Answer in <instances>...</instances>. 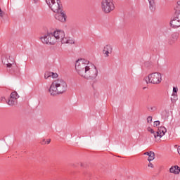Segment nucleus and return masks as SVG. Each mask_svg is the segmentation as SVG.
<instances>
[{
  "mask_svg": "<svg viewBox=\"0 0 180 180\" xmlns=\"http://www.w3.org/2000/svg\"><path fill=\"white\" fill-rule=\"evenodd\" d=\"M45 79H47L49 78H51V72H46L44 75Z\"/></svg>",
  "mask_w": 180,
  "mask_h": 180,
  "instance_id": "nucleus-23",
  "label": "nucleus"
},
{
  "mask_svg": "<svg viewBox=\"0 0 180 180\" xmlns=\"http://www.w3.org/2000/svg\"><path fill=\"white\" fill-rule=\"evenodd\" d=\"M160 121L159 120H158V121H155L154 122V124H153V126H154V127H157V126H160Z\"/></svg>",
  "mask_w": 180,
  "mask_h": 180,
  "instance_id": "nucleus-27",
  "label": "nucleus"
},
{
  "mask_svg": "<svg viewBox=\"0 0 180 180\" xmlns=\"http://www.w3.org/2000/svg\"><path fill=\"white\" fill-rule=\"evenodd\" d=\"M66 91L67 83L61 79L53 81L49 89V92L52 96L60 95V94H64Z\"/></svg>",
  "mask_w": 180,
  "mask_h": 180,
  "instance_id": "nucleus-2",
  "label": "nucleus"
},
{
  "mask_svg": "<svg viewBox=\"0 0 180 180\" xmlns=\"http://www.w3.org/2000/svg\"><path fill=\"white\" fill-rule=\"evenodd\" d=\"M51 142V139H48V140L46 141V143H47V144H50Z\"/></svg>",
  "mask_w": 180,
  "mask_h": 180,
  "instance_id": "nucleus-33",
  "label": "nucleus"
},
{
  "mask_svg": "<svg viewBox=\"0 0 180 180\" xmlns=\"http://www.w3.org/2000/svg\"><path fill=\"white\" fill-rule=\"evenodd\" d=\"M178 92V87H173V93H172V96H174V98L173 99L171 98L172 102H176V94Z\"/></svg>",
  "mask_w": 180,
  "mask_h": 180,
  "instance_id": "nucleus-17",
  "label": "nucleus"
},
{
  "mask_svg": "<svg viewBox=\"0 0 180 180\" xmlns=\"http://www.w3.org/2000/svg\"><path fill=\"white\" fill-rule=\"evenodd\" d=\"M179 11H180V8H179Z\"/></svg>",
  "mask_w": 180,
  "mask_h": 180,
  "instance_id": "nucleus-39",
  "label": "nucleus"
},
{
  "mask_svg": "<svg viewBox=\"0 0 180 180\" xmlns=\"http://www.w3.org/2000/svg\"><path fill=\"white\" fill-rule=\"evenodd\" d=\"M110 51H106L104 54H105V57H109Z\"/></svg>",
  "mask_w": 180,
  "mask_h": 180,
  "instance_id": "nucleus-30",
  "label": "nucleus"
},
{
  "mask_svg": "<svg viewBox=\"0 0 180 180\" xmlns=\"http://www.w3.org/2000/svg\"><path fill=\"white\" fill-rule=\"evenodd\" d=\"M148 64H150V62H146V63H145V65H148Z\"/></svg>",
  "mask_w": 180,
  "mask_h": 180,
  "instance_id": "nucleus-38",
  "label": "nucleus"
},
{
  "mask_svg": "<svg viewBox=\"0 0 180 180\" xmlns=\"http://www.w3.org/2000/svg\"><path fill=\"white\" fill-rule=\"evenodd\" d=\"M34 1V4H37V2H39V0H33Z\"/></svg>",
  "mask_w": 180,
  "mask_h": 180,
  "instance_id": "nucleus-35",
  "label": "nucleus"
},
{
  "mask_svg": "<svg viewBox=\"0 0 180 180\" xmlns=\"http://www.w3.org/2000/svg\"><path fill=\"white\" fill-rule=\"evenodd\" d=\"M102 11L104 13H110L115 9L113 0H103L101 2Z\"/></svg>",
  "mask_w": 180,
  "mask_h": 180,
  "instance_id": "nucleus-4",
  "label": "nucleus"
},
{
  "mask_svg": "<svg viewBox=\"0 0 180 180\" xmlns=\"http://www.w3.org/2000/svg\"><path fill=\"white\" fill-rule=\"evenodd\" d=\"M146 82H147V84L148 83V82H147V80H146Z\"/></svg>",
  "mask_w": 180,
  "mask_h": 180,
  "instance_id": "nucleus-40",
  "label": "nucleus"
},
{
  "mask_svg": "<svg viewBox=\"0 0 180 180\" xmlns=\"http://www.w3.org/2000/svg\"><path fill=\"white\" fill-rule=\"evenodd\" d=\"M56 19L60 22H65L67 20V15L63 12V10L58 12V14L55 15Z\"/></svg>",
  "mask_w": 180,
  "mask_h": 180,
  "instance_id": "nucleus-9",
  "label": "nucleus"
},
{
  "mask_svg": "<svg viewBox=\"0 0 180 180\" xmlns=\"http://www.w3.org/2000/svg\"><path fill=\"white\" fill-rule=\"evenodd\" d=\"M149 2V8L151 12L155 11V0H148Z\"/></svg>",
  "mask_w": 180,
  "mask_h": 180,
  "instance_id": "nucleus-16",
  "label": "nucleus"
},
{
  "mask_svg": "<svg viewBox=\"0 0 180 180\" xmlns=\"http://www.w3.org/2000/svg\"><path fill=\"white\" fill-rule=\"evenodd\" d=\"M103 54H105V53H106V49H105V48L103 50Z\"/></svg>",
  "mask_w": 180,
  "mask_h": 180,
  "instance_id": "nucleus-36",
  "label": "nucleus"
},
{
  "mask_svg": "<svg viewBox=\"0 0 180 180\" xmlns=\"http://www.w3.org/2000/svg\"><path fill=\"white\" fill-rule=\"evenodd\" d=\"M179 37V34H178L177 32H174L168 41V44H169L170 46H172V44H174L175 43V41L176 40H178V37Z\"/></svg>",
  "mask_w": 180,
  "mask_h": 180,
  "instance_id": "nucleus-12",
  "label": "nucleus"
},
{
  "mask_svg": "<svg viewBox=\"0 0 180 180\" xmlns=\"http://www.w3.org/2000/svg\"><path fill=\"white\" fill-rule=\"evenodd\" d=\"M144 155H148V161H149V162H151V161H153L154 158H155V153H154V152L153 151L146 152Z\"/></svg>",
  "mask_w": 180,
  "mask_h": 180,
  "instance_id": "nucleus-14",
  "label": "nucleus"
},
{
  "mask_svg": "<svg viewBox=\"0 0 180 180\" xmlns=\"http://www.w3.org/2000/svg\"><path fill=\"white\" fill-rule=\"evenodd\" d=\"M104 49L105 50H106V51H110V53H112V51H113V48L109 44L105 46Z\"/></svg>",
  "mask_w": 180,
  "mask_h": 180,
  "instance_id": "nucleus-21",
  "label": "nucleus"
},
{
  "mask_svg": "<svg viewBox=\"0 0 180 180\" xmlns=\"http://www.w3.org/2000/svg\"><path fill=\"white\" fill-rule=\"evenodd\" d=\"M65 34H64V31L57 30L52 32V34L48 37L50 38L49 43L51 44H56L57 43V40H60L61 38L64 37Z\"/></svg>",
  "mask_w": 180,
  "mask_h": 180,
  "instance_id": "nucleus-5",
  "label": "nucleus"
},
{
  "mask_svg": "<svg viewBox=\"0 0 180 180\" xmlns=\"http://www.w3.org/2000/svg\"><path fill=\"white\" fill-rule=\"evenodd\" d=\"M148 167H150V168H154V165H153V163H151V162H149Z\"/></svg>",
  "mask_w": 180,
  "mask_h": 180,
  "instance_id": "nucleus-29",
  "label": "nucleus"
},
{
  "mask_svg": "<svg viewBox=\"0 0 180 180\" xmlns=\"http://www.w3.org/2000/svg\"><path fill=\"white\" fill-rule=\"evenodd\" d=\"M170 26L174 29H176L180 27V20L176 18L174 16L170 21Z\"/></svg>",
  "mask_w": 180,
  "mask_h": 180,
  "instance_id": "nucleus-11",
  "label": "nucleus"
},
{
  "mask_svg": "<svg viewBox=\"0 0 180 180\" xmlns=\"http://www.w3.org/2000/svg\"><path fill=\"white\" fill-rule=\"evenodd\" d=\"M51 77L52 78H57V77H58V75L57 73H54L53 72H51Z\"/></svg>",
  "mask_w": 180,
  "mask_h": 180,
  "instance_id": "nucleus-26",
  "label": "nucleus"
},
{
  "mask_svg": "<svg viewBox=\"0 0 180 180\" xmlns=\"http://www.w3.org/2000/svg\"><path fill=\"white\" fill-rule=\"evenodd\" d=\"M147 109L149 112H155V110H157V107H147Z\"/></svg>",
  "mask_w": 180,
  "mask_h": 180,
  "instance_id": "nucleus-24",
  "label": "nucleus"
},
{
  "mask_svg": "<svg viewBox=\"0 0 180 180\" xmlns=\"http://www.w3.org/2000/svg\"><path fill=\"white\" fill-rule=\"evenodd\" d=\"M7 103L8 105H9L10 106H13V105H15V102H16V100H15L14 98H12L10 96V98L7 100Z\"/></svg>",
  "mask_w": 180,
  "mask_h": 180,
  "instance_id": "nucleus-19",
  "label": "nucleus"
},
{
  "mask_svg": "<svg viewBox=\"0 0 180 180\" xmlns=\"http://www.w3.org/2000/svg\"><path fill=\"white\" fill-rule=\"evenodd\" d=\"M50 1H51V0H46V2L47 4V5L50 6Z\"/></svg>",
  "mask_w": 180,
  "mask_h": 180,
  "instance_id": "nucleus-32",
  "label": "nucleus"
},
{
  "mask_svg": "<svg viewBox=\"0 0 180 180\" xmlns=\"http://www.w3.org/2000/svg\"><path fill=\"white\" fill-rule=\"evenodd\" d=\"M53 34V32H47L44 37H41L40 38L41 41L44 44H51V45H54L55 44H51L50 43V37L49 36H51Z\"/></svg>",
  "mask_w": 180,
  "mask_h": 180,
  "instance_id": "nucleus-10",
  "label": "nucleus"
},
{
  "mask_svg": "<svg viewBox=\"0 0 180 180\" xmlns=\"http://www.w3.org/2000/svg\"><path fill=\"white\" fill-rule=\"evenodd\" d=\"M2 63L4 65H6L7 71L9 74H15V72H18V66L16 64H14L13 60H11V57H9V59H8V58H3Z\"/></svg>",
  "mask_w": 180,
  "mask_h": 180,
  "instance_id": "nucleus-3",
  "label": "nucleus"
},
{
  "mask_svg": "<svg viewBox=\"0 0 180 180\" xmlns=\"http://www.w3.org/2000/svg\"><path fill=\"white\" fill-rule=\"evenodd\" d=\"M148 79L150 84H161V81H162V77L161 76V73L155 72L149 74L148 75Z\"/></svg>",
  "mask_w": 180,
  "mask_h": 180,
  "instance_id": "nucleus-6",
  "label": "nucleus"
},
{
  "mask_svg": "<svg viewBox=\"0 0 180 180\" xmlns=\"http://www.w3.org/2000/svg\"><path fill=\"white\" fill-rule=\"evenodd\" d=\"M46 139H44V140L42 141V142H41V144H46Z\"/></svg>",
  "mask_w": 180,
  "mask_h": 180,
  "instance_id": "nucleus-34",
  "label": "nucleus"
},
{
  "mask_svg": "<svg viewBox=\"0 0 180 180\" xmlns=\"http://www.w3.org/2000/svg\"><path fill=\"white\" fill-rule=\"evenodd\" d=\"M169 172L171 174H174V175H179L180 174V167L178 165H174L171 167L169 169Z\"/></svg>",
  "mask_w": 180,
  "mask_h": 180,
  "instance_id": "nucleus-13",
  "label": "nucleus"
},
{
  "mask_svg": "<svg viewBox=\"0 0 180 180\" xmlns=\"http://www.w3.org/2000/svg\"><path fill=\"white\" fill-rule=\"evenodd\" d=\"M147 122L148 123H151V122H153V117L148 116L147 118Z\"/></svg>",
  "mask_w": 180,
  "mask_h": 180,
  "instance_id": "nucleus-28",
  "label": "nucleus"
},
{
  "mask_svg": "<svg viewBox=\"0 0 180 180\" xmlns=\"http://www.w3.org/2000/svg\"><path fill=\"white\" fill-rule=\"evenodd\" d=\"M175 13H174V17L176 19H178L179 20H180V6H176L175 8Z\"/></svg>",
  "mask_w": 180,
  "mask_h": 180,
  "instance_id": "nucleus-18",
  "label": "nucleus"
},
{
  "mask_svg": "<svg viewBox=\"0 0 180 180\" xmlns=\"http://www.w3.org/2000/svg\"><path fill=\"white\" fill-rule=\"evenodd\" d=\"M62 44H74L73 40H70L68 38H66L65 37L60 39Z\"/></svg>",
  "mask_w": 180,
  "mask_h": 180,
  "instance_id": "nucleus-15",
  "label": "nucleus"
},
{
  "mask_svg": "<svg viewBox=\"0 0 180 180\" xmlns=\"http://www.w3.org/2000/svg\"><path fill=\"white\" fill-rule=\"evenodd\" d=\"M4 15H5V13L2 11V9H1V7H0V19H3Z\"/></svg>",
  "mask_w": 180,
  "mask_h": 180,
  "instance_id": "nucleus-25",
  "label": "nucleus"
},
{
  "mask_svg": "<svg viewBox=\"0 0 180 180\" xmlns=\"http://www.w3.org/2000/svg\"><path fill=\"white\" fill-rule=\"evenodd\" d=\"M147 130H148V131H149V133H150L151 134H153V136H154V138L155 139V131H154V129H153V128H151V127H148L147 128Z\"/></svg>",
  "mask_w": 180,
  "mask_h": 180,
  "instance_id": "nucleus-22",
  "label": "nucleus"
},
{
  "mask_svg": "<svg viewBox=\"0 0 180 180\" xmlns=\"http://www.w3.org/2000/svg\"><path fill=\"white\" fill-rule=\"evenodd\" d=\"M57 4H56V0H51V3H50L49 8L54 12L55 13H58V12H60V11H63L61 8H63V6H60L61 4L60 0H56Z\"/></svg>",
  "mask_w": 180,
  "mask_h": 180,
  "instance_id": "nucleus-7",
  "label": "nucleus"
},
{
  "mask_svg": "<svg viewBox=\"0 0 180 180\" xmlns=\"http://www.w3.org/2000/svg\"><path fill=\"white\" fill-rule=\"evenodd\" d=\"M177 6H180V1L177 2Z\"/></svg>",
  "mask_w": 180,
  "mask_h": 180,
  "instance_id": "nucleus-37",
  "label": "nucleus"
},
{
  "mask_svg": "<svg viewBox=\"0 0 180 180\" xmlns=\"http://www.w3.org/2000/svg\"><path fill=\"white\" fill-rule=\"evenodd\" d=\"M10 96H11V98H15V101H16V100L18 99V98H19V94H18V92H16V91H13V92L11 94Z\"/></svg>",
  "mask_w": 180,
  "mask_h": 180,
  "instance_id": "nucleus-20",
  "label": "nucleus"
},
{
  "mask_svg": "<svg viewBox=\"0 0 180 180\" xmlns=\"http://www.w3.org/2000/svg\"><path fill=\"white\" fill-rule=\"evenodd\" d=\"M80 167H82V168H85V165H84V163L81 162V163H80Z\"/></svg>",
  "mask_w": 180,
  "mask_h": 180,
  "instance_id": "nucleus-31",
  "label": "nucleus"
},
{
  "mask_svg": "<svg viewBox=\"0 0 180 180\" xmlns=\"http://www.w3.org/2000/svg\"><path fill=\"white\" fill-rule=\"evenodd\" d=\"M88 64H89V60L79 59L75 62V70L80 77H83L86 79H95L98 76V69L95 66L94 69H91Z\"/></svg>",
  "mask_w": 180,
  "mask_h": 180,
  "instance_id": "nucleus-1",
  "label": "nucleus"
},
{
  "mask_svg": "<svg viewBox=\"0 0 180 180\" xmlns=\"http://www.w3.org/2000/svg\"><path fill=\"white\" fill-rule=\"evenodd\" d=\"M165 133H167V128H165V127H159L155 132V139H158V137L161 139V137L165 136Z\"/></svg>",
  "mask_w": 180,
  "mask_h": 180,
  "instance_id": "nucleus-8",
  "label": "nucleus"
}]
</instances>
